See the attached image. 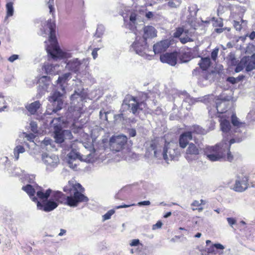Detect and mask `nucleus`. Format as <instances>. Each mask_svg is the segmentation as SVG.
<instances>
[{
    "mask_svg": "<svg viewBox=\"0 0 255 255\" xmlns=\"http://www.w3.org/2000/svg\"><path fill=\"white\" fill-rule=\"evenodd\" d=\"M232 123L234 127V130L235 133L242 134L243 130H245V124L241 122L235 115H233L231 117Z\"/></svg>",
    "mask_w": 255,
    "mask_h": 255,
    "instance_id": "16",
    "label": "nucleus"
},
{
    "mask_svg": "<svg viewBox=\"0 0 255 255\" xmlns=\"http://www.w3.org/2000/svg\"><path fill=\"white\" fill-rule=\"evenodd\" d=\"M192 139L191 132L187 131L182 133L179 139L180 146L183 148H185Z\"/></svg>",
    "mask_w": 255,
    "mask_h": 255,
    "instance_id": "23",
    "label": "nucleus"
},
{
    "mask_svg": "<svg viewBox=\"0 0 255 255\" xmlns=\"http://www.w3.org/2000/svg\"><path fill=\"white\" fill-rule=\"evenodd\" d=\"M234 26L237 30L240 31L242 29L241 24L240 23V22L239 21H234Z\"/></svg>",
    "mask_w": 255,
    "mask_h": 255,
    "instance_id": "49",
    "label": "nucleus"
},
{
    "mask_svg": "<svg viewBox=\"0 0 255 255\" xmlns=\"http://www.w3.org/2000/svg\"><path fill=\"white\" fill-rule=\"evenodd\" d=\"M25 149L21 145H17L14 149L13 153L15 160H17L19 159V153L24 152Z\"/></svg>",
    "mask_w": 255,
    "mask_h": 255,
    "instance_id": "32",
    "label": "nucleus"
},
{
    "mask_svg": "<svg viewBox=\"0 0 255 255\" xmlns=\"http://www.w3.org/2000/svg\"><path fill=\"white\" fill-rule=\"evenodd\" d=\"M150 204V202L149 201H144L139 202L137 203L138 206H147Z\"/></svg>",
    "mask_w": 255,
    "mask_h": 255,
    "instance_id": "55",
    "label": "nucleus"
},
{
    "mask_svg": "<svg viewBox=\"0 0 255 255\" xmlns=\"http://www.w3.org/2000/svg\"><path fill=\"white\" fill-rule=\"evenodd\" d=\"M18 58V55H15V54H14V55H11V56H10L8 60L9 62H13V61H14L15 60L17 59Z\"/></svg>",
    "mask_w": 255,
    "mask_h": 255,
    "instance_id": "52",
    "label": "nucleus"
},
{
    "mask_svg": "<svg viewBox=\"0 0 255 255\" xmlns=\"http://www.w3.org/2000/svg\"><path fill=\"white\" fill-rule=\"evenodd\" d=\"M211 64V60L209 57L201 58L199 65L201 68L204 70H206Z\"/></svg>",
    "mask_w": 255,
    "mask_h": 255,
    "instance_id": "31",
    "label": "nucleus"
},
{
    "mask_svg": "<svg viewBox=\"0 0 255 255\" xmlns=\"http://www.w3.org/2000/svg\"><path fill=\"white\" fill-rule=\"evenodd\" d=\"M214 246L217 249L224 250L225 249V247L220 244H215Z\"/></svg>",
    "mask_w": 255,
    "mask_h": 255,
    "instance_id": "60",
    "label": "nucleus"
},
{
    "mask_svg": "<svg viewBox=\"0 0 255 255\" xmlns=\"http://www.w3.org/2000/svg\"><path fill=\"white\" fill-rule=\"evenodd\" d=\"M22 189L24 191L29 195L31 200L35 202H37V198L34 196L35 193H36L37 197L40 200H44L49 198L50 194L52 193V190L48 189L45 192L40 187L36 186H32L31 185L27 184L25 186H23Z\"/></svg>",
    "mask_w": 255,
    "mask_h": 255,
    "instance_id": "7",
    "label": "nucleus"
},
{
    "mask_svg": "<svg viewBox=\"0 0 255 255\" xmlns=\"http://www.w3.org/2000/svg\"><path fill=\"white\" fill-rule=\"evenodd\" d=\"M84 93L82 91L79 92L75 91L71 96V107H73V110L79 111L83 106V101L84 99Z\"/></svg>",
    "mask_w": 255,
    "mask_h": 255,
    "instance_id": "13",
    "label": "nucleus"
},
{
    "mask_svg": "<svg viewBox=\"0 0 255 255\" xmlns=\"http://www.w3.org/2000/svg\"><path fill=\"white\" fill-rule=\"evenodd\" d=\"M51 124V126L54 127V137L56 142L61 143L65 139H70L72 138V134L70 130L62 129L61 118L54 119Z\"/></svg>",
    "mask_w": 255,
    "mask_h": 255,
    "instance_id": "6",
    "label": "nucleus"
},
{
    "mask_svg": "<svg viewBox=\"0 0 255 255\" xmlns=\"http://www.w3.org/2000/svg\"><path fill=\"white\" fill-rule=\"evenodd\" d=\"M173 0H170L167 3V6L171 8H177L179 6L180 2H179L178 4H176L175 2H174Z\"/></svg>",
    "mask_w": 255,
    "mask_h": 255,
    "instance_id": "43",
    "label": "nucleus"
},
{
    "mask_svg": "<svg viewBox=\"0 0 255 255\" xmlns=\"http://www.w3.org/2000/svg\"><path fill=\"white\" fill-rule=\"evenodd\" d=\"M40 106L39 102L35 101L26 106V108L31 114H34L40 107Z\"/></svg>",
    "mask_w": 255,
    "mask_h": 255,
    "instance_id": "29",
    "label": "nucleus"
},
{
    "mask_svg": "<svg viewBox=\"0 0 255 255\" xmlns=\"http://www.w3.org/2000/svg\"><path fill=\"white\" fill-rule=\"evenodd\" d=\"M157 31L152 26H146L143 28V35L142 39L146 40L147 38H152L156 36Z\"/></svg>",
    "mask_w": 255,
    "mask_h": 255,
    "instance_id": "22",
    "label": "nucleus"
},
{
    "mask_svg": "<svg viewBox=\"0 0 255 255\" xmlns=\"http://www.w3.org/2000/svg\"><path fill=\"white\" fill-rule=\"evenodd\" d=\"M127 140V137L123 134L112 136L110 139L111 149L115 151H121L124 148Z\"/></svg>",
    "mask_w": 255,
    "mask_h": 255,
    "instance_id": "10",
    "label": "nucleus"
},
{
    "mask_svg": "<svg viewBox=\"0 0 255 255\" xmlns=\"http://www.w3.org/2000/svg\"><path fill=\"white\" fill-rule=\"evenodd\" d=\"M98 50H99V48H95L93 50V51L92 52V55L94 59H95L97 57V56H98L97 51Z\"/></svg>",
    "mask_w": 255,
    "mask_h": 255,
    "instance_id": "59",
    "label": "nucleus"
},
{
    "mask_svg": "<svg viewBox=\"0 0 255 255\" xmlns=\"http://www.w3.org/2000/svg\"><path fill=\"white\" fill-rule=\"evenodd\" d=\"M248 62L246 65V71L248 72L251 71L255 69V54H254L251 57H248Z\"/></svg>",
    "mask_w": 255,
    "mask_h": 255,
    "instance_id": "28",
    "label": "nucleus"
},
{
    "mask_svg": "<svg viewBox=\"0 0 255 255\" xmlns=\"http://www.w3.org/2000/svg\"><path fill=\"white\" fill-rule=\"evenodd\" d=\"M52 142V139L49 138H45L42 141V144L44 145L47 146L48 145H51V143Z\"/></svg>",
    "mask_w": 255,
    "mask_h": 255,
    "instance_id": "47",
    "label": "nucleus"
},
{
    "mask_svg": "<svg viewBox=\"0 0 255 255\" xmlns=\"http://www.w3.org/2000/svg\"><path fill=\"white\" fill-rule=\"evenodd\" d=\"M191 206H197L199 207L200 206V202L198 200H194L191 204Z\"/></svg>",
    "mask_w": 255,
    "mask_h": 255,
    "instance_id": "62",
    "label": "nucleus"
},
{
    "mask_svg": "<svg viewBox=\"0 0 255 255\" xmlns=\"http://www.w3.org/2000/svg\"><path fill=\"white\" fill-rule=\"evenodd\" d=\"M59 65L57 64L47 63L44 65V69L47 74L55 75L58 74L60 70L58 69Z\"/></svg>",
    "mask_w": 255,
    "mask_h": 255,
    "instance_id": "24",
    "label": "nucleus"
},
{
    "mask_svg": "<svg viewBox=\"0 0 255 255\" xmlns=\"http://www.w3.org/2000/svg\"><path fill=\"white\" fill-rule=\"evenodd\" d=\"M162 225V223L160 221L157 222L155 224L152 226V229L155 230L158 228H160Z\"/></svg>",
    "mask_w": 255,
    "mask_h": 255,
    "instance_id": "54",
    "label": "nucleus"
},
{
    "mask_svg": "<svg viewBox=\"0 0 255 255\" xmlns=\"http://www.w3.org/2000/svg\"><path fill=\"white\" fill-rule=\"evenodd\" d=\"M41 159L46 166L47 171H52L59 163V158L55 154H49L46 153H43L41 154Z\"/></svg>",
    "mask_w": 255,
    "mask_h": 255,
    "instance_id": "11",
    "label": "nucleus"
},
{
    "mask_svg": "<svg viewBox=\"0 0 255 255\" xmlns=\"http://www.w3.org/2000/svg\"><path fill=\"white\" fill-rule=\"evenodd\" d=\"M50 81V77L46 76H43L39 79L38 90L41 94H44L47 91Z\"/></svg>",
    "mask_w": 255,
    "mask_h": 255,
    "instance_id": "19",
    "label": "nucleus"
},
{
    "mask_svg": "<svg viewBox=\"0 0 255 255\" xmlns=\"http://www.w3.org/2000/svg\"><path fill=\"white\" fill-rule=\"evenodd\" d=\"M128 132L129 133V136L131 137L135 136L136 133V130L133 128L129 129L128 130Z\"/></svg>",
    "mask_w": 255,
    "mask_h": 255,
    "instance_id": "53",
    "label": "nucleus"
},
{
    "mask_svg": "<svg viewBox=\"0 0 255 255\" xmlns=\"http://www.w3.org/2000/svg\"><path fill=\"white\" fill-rule=\"evenodd\" d=\"M132 46L136 53L141 56H144L148 52L146 41L141 38L139 40H136Z\"/></svg>",
    "mask_w": 255,
    "mask_h": 255,
    "instance_id": "14",
    "label": "nucleus"
},
{
    "mask_svg": "<svg viewBox=\"0 0 255 255\" xmlns=\"http://www.w3.org/2000/svg\"><path fill=\"white\" fill-rule=\"evenodd\" d=\"M248 62V58L247 57H243L240 61V62L239 63L238 62L237 64L236 65L237 66L235 69V72L236 73H238L241 72L242 70H243L244 67L246 68L247 65V62Z\"/></svg>",
    "mask_w": 255,
    "mask_h": 255,
    "instance_id": "30",
    "label": "nucleus"
},
{
    "mask_svg": "<svg viewBox=\"0 0 255 255\" xmlns=\"http://www.w3.org/2000/svg\"><path fill=\"white\" fill-rule=\"evenodd\" d=\"M192 32L189 30V32L187 34H184L185 36H182L180 38L181 42L183 44L186 43L188 42L193 41V40L192 39Z\"/></svg>",
    "mask_w": 255,
    "mask_h": 255,
    "instance_id": "34",
    "label": "nucleus"
},
{
    "mask_svg": "<svg viewBox=\"0 0 255 255\" xmlns=\"http://www.w3.org/2000/svg\"><path fill=\"white\" fill-rule=\"evenodd\" d=\"M76 143H72L70 144L71 151L68 154L67 163L69 167L74 170H77L80 161H84V159L80 155L77 149H75V144Z\"/></svg>",
    "mask_w": 255,
    "mask_h": 255,
    "instance_id": "9",
    "label": "nucleus"
},
{
    "mask_svg": "<svg viewBox=\"0 0 255 255\" xmlns=\"http://www.w3.org/2000/svg\"><path fill=\"white\" fill-rule=\"evenodd\" d=\"M30 128H31V130L33 132H35L36 133L37 131V124H36L35 122H31L30 124Z\"/></svg>",
    "mask_w": 255,
    "mask_h": 255,
    "instance_id": "46",
    "label": "nucleus"
},
{
    "mask_svg": "<svg viewBox=\"0 0 255 255\" xmlns=\"http://www.w3.org/2000/svg\"><path fill=\"white\" fill-rule=\"evenodd\" d=\"M136 14L134 12H132L130 14L129 17L130 24L129 26V28H131L134 26L136 21Z\"/></svg>",
    "mask_w": 255,
    "mask_h": 255,
    "instance_id": "38",
    "label": "nucleus"
},
{
    "mask_svg": "<svg viewBox=\"0 0 255 255\" xmlns=\"http://www.w3.org/2000/svg\"><path fill=\"white\" fill-rule=\"evenodd\" d=\"M71 78V73H66L60 76L57 80V85L60 87L62 93L59 91H53L48 97V101L53 103V108L52 112L56 113L62 108L63 105V97L65 93V88L67 85V82Z\"/></svg>",
    "mask_w": 255,
    "mask_h": 255,
    "instance_id": "4",
    "label": "nucleus"
},
{
    "mask_svg": "<svg viewBox=\"0 0 255 255\" xmlns=\"http://www.w3.org/2000/svg\"><path fill=\"white\" fill-rule=\"evenodd\" d=\"M35 178V176L33 175H28L27 177V180L30 183H33Z\"/></svg>",
    "mask_w": 255,
    "mask_h": 255,
    "instance_id": "58",
    "label": "nucleus"
},
{
    "mask_svg": "<svg viewBox=\"0 0 255 255\" xmlns=\"http://www.w3.org/2000/svg\"><path fill=\"white\" fill-rule=\"evenodd\" d=\"M134 204H132V205H126V204H123V205H120V206H116L115 207V209H121V208H128V207H129L131 206H133Z\"/></svg>",
    "mask_w": 255,
    "mask_h": 255,
    "instance_id": "57",
    "label": "nucleus"
},
{
    "mask_svg": "<svg viewBox=\"0 0 255 255\" xmlns=\"http://www.w3.org/2000/svg\"><path fill=\"white\" fill-rule=\"evenodd\" d=\"M229 60L232 65H236L239 60L236 59L235 56L233 54H231L229 56Z\"/></svg>",
    "mask_w": 255,
    "mask_h": 255,
    "instance_id": "40",
    "label": "nucleus"
},
{
    "mask_svg": "<svg viewBox=\"0 0 255 255\" xmlns=\"http://www.w3.org/2000/svg\"><path fill=\"white\" fill-rule=\"evenodd\" d=\"M227 81L232 84H235L237 82V78L233 77H229L227 78Z\"/></svg>",
    "mask_w": 255,
    "mask_h": 255,
    "instance_id": "51",
    "label": "nucleus"
},
{
    "mask_svg": "<svg viewBox=\"0 0 255 255\" xmlns=\"http://www.w3.org/2000/svg\"><path fill=\"white\" fill-rule=\"evenodd\" d=\"M82 63L77 58L73 59L68 62L66 68L74 72L79 71L80 69Z\"/></svg>",
    "mask_w": 255,
    "mask_h": 255,
    "instance_id": "21",
    "label": "nucleus"
},
{
    "mask_svg": "<svg viewBox=\"0 0 255 255\" xmlns=\"http://www.w3.org/2000/svg\"><path fill=\"white\" fill-rule=\"evenodd\" d=\"M141 105V103H138L135 101L134 98H132L128 101V103H125L124 105L127 106L129 111L134 115H135L140 110L139 106Z\"/></svg>",
    "mask_w": 255,
    "mask_h": 255,
    "instance_id": "20",
    "label": "nucleus"
},
{
    "mask_svg": "<svg viewBox=\"0 0 255 255\" xmlns=\"http://www.w3.org/2000/svg\"><path fill=\"white\" fill-rule=\"evenodd\" d=\"M248 178L246 176H238L232 189L235 191L242 192L248 188Z\"/></svg>",
    "mask_w": 255,
    "mask_h": 255,
    "instance_id": "15",
    "label": "nucleus"
},
{
    "mask_svg": "<svg viewBox=\"0 0 255 255\" xmlns=\"http://www.w3.org/2000/svg\"><path fill=\"white\" fill-rule=\"evenodd\" d=\"M7 16H11L13 14V8L12 2H8L6 5Z\"/></svg>",
    "mask_w": 255,
    "mask_h": 255,
    "instance_id": "39",
    "label": "nucleus"
},
{
    "mask_svg": "<svg viewBox=\"0 0 255 255\" xmlns=\"http://www.w3.org/2000/svg\"><path fill=\"white\" fill-rule=\"evenodd\" d=\"M249 37L251 39L253 40L255 38V32H252L250 34Z\"/></svg>",
    "mask_w": 255,
    "mask_h": 255,
    "instance_id": "63",
    "label": "nucleus"
},
{
    "mask_svg": "<svg viewBox=\"0 0 255 255\" xmlns=\"http://www.w3.org/2000/svg\"><path fill=\"white\" fill-rule=\"evenodd\" d=\"M221 128L223 132V140L224 142H230L232 138H235V142L242 141L245 137L243 134L239 135L238 133H235L234 129L231 128V125L229 121L223 120L220 123Z\"/></svg>",
    "mask_w": 255,
    "mask_h": 255,
    "instance_id": "8",
    "label": "nucleus"
},
{
    "mask_svg": "<svg viewBox=\"0 0 255 255\" xmlns=\"http://www.w3.org/2000/svg\"><path fill=\"white\" fill-rule=\"evenodd\" d=\"M110 113V111L106 112L104 109L101 110L99 113L100 119L103 121L108 122V115Z\"/></svg>",
    "mask_w": 255,
    "mask_h": 255,
    "instance_id": "36",
    "label": "nucleus"
},
{
    "mask_svg": "<svg viewBox=\"0 0 255 255\" xmlns=\"http://www.w3.org/2000/svg\"><path fill=\"white\" fill-rule=\"evenodd\" d=\"M115 213L114 210H110L103 216L104 220H106L111 218V216Z\"/></svg>",
    "mask_w": 255,
    "mask_h": 255,
    "instance_id": "42",
    "label": "nucleus"
},
{
    "mask_svg": "<svg viewBox=\"0 0 255 255\" xmlns=\"http://www.w3.org/2000/svg\"><path fill=\"white\" fill-rule=\"evenodd\" d=\"M71 130L74 133H76L80 132L82 128L79 126L77 127L75 124H74L72 127Z\"/></svg>",
    "mask_w": 255,
    "mask_h": 255,
    "instance_id": "45",
    "label": "nucleus"
},
{
    "mask_svg": "<svg viewBox=\"0 0 255 255\" xmlns=\"http://www.w3.org/2000/svg\"><path fill=\"white\" fill-rule=\"evenodd\" d=\"M227 220L229 225L232 227L237 223V220L234 218H227Z\"/></svg>",
    "mask_w": 255,
    "mask_h": 255,
    "instance_id": "44",
    "label": "nucleus"
},
{
    "mask_svg": "<svg viewBox=\"0 0 255 255\" xmlns=\"http://www.w3.org/2000/svg\"><path fill=\"white\" fill-rule=\"evenodd\" d=\"M169 42L168 40L161 41L155 44L153 46V50L155 54L163 52L169 46Z\"/></svg>",
    "mask_w": 255,
    "mask_h": 255,
    "instance_id": "18",
    "label": "nucleus"
},
{
    "mask_svg": "<svg viewBox=\"0 0 255 255\" xmlns=\"http://www.w3.org/2000/svg\"><path fill=\"white\" fill-rule=\"evenodd\" d=\"M215 247L214 246V245H213L212 246L209 247L207 249V253L208 254H215V250H214Z\"/></svg>",
    "mask_w": 255,
    "mask_h": 255,
    "instance_id": "56",
    "label": "nucleus"
},
{
    "mask_svg": "<svg viewBox=\"0 0 255 255\" xmlns=\"http://www.w3.org/2000/svg\"><path fill=\"white\" fill-rule=\"evenodd\" d=\"M73 143H76L75 144V149H76L77 147H79L80 146H84L86 149H87L90 151L89 153L82 156L84 158L83 159L84 161L86 162H92L94 161V152L95 150L93 147V144L92 143H81L78 142L77 140L75 141Z\"/></svg>",
    "mask_w": 255,
    "mask_h": 255,
    "instance_id": "12",
    "label": "nucleus"
},
{
    "mask_svg": "<svg viewBox=\"0 0 255 255\" xmlns=\"http://www.w3.org/2000/svg\"><path fill=\"white\" fill-rule=\"evenodd\" d=\"M66 233V231L64 229H61L60 230V232L59 233L58 235L59 236H63V235H64Z\"/></svg>",
    "mask_w": 255,
    "mask_h": 255,
    "instance_id": "64",
    "label": "nucleus"
},
{
    "mask_svg": "<svg viewBox=\"0 0 255 255\" xmlns=\"http://www.w3.org/2000/svg\"><path fill=\"white\" fill-rule=\"evenodd\" d=\"M219 50V49L218 48H216L211 53V58L214 61H216L217 58Z\"/></svg>",
    "mask_w": 255,
    "mask_h": 255,
    "instance_id": "41",
    "label": "nucleus"
},
{
    "mask_svg": "<svg viewBox=\"0 0 255 255\" xmlns=\"http://www.w3.org/2000/svg\"><path fill=\"white\" fill-rule=\"evenodd\" d=\"M104 31V26L102 24L98 25L95 33V36L97 37H100L103 34Z\"/></svg>",
    "mask_w": 255,
    "mask_h": 255,
    "instance_id": "37",
    "label": "nucleus"
},
{
    "mask_svg": "<svg viewBox=\"0 0 255 255\" xmlns=\"http://www.w3.org/2000/svg\"><path fill=\"white\" fill-rule=\"evenodd\" d=\"M145 16L148 19H150L153 17V13L151 11H148L146 13Z\"/></svg>",
    "mask_w": 255,
    "mask_h": 255,
    "instance_id": "61",
    "label": "nucleus"
},
{
    "mask_svg": "<svg viewBox=\"0 0 255 255\" xmlns=\"http://www.w3.org/2000/svg\"><path fill=\"white\" fill-rule=\"evenodd\" d=\"M176 145L175 143L171 142H168L165 145L163 148V152H161V150L154 149L153 147V144L151 145V147H152L154 150V155L156 158H160L162 156L163 159L168 163L169 160H172L176 156L179 154V151L176 148Z\"/></svg>",
    "mask_w": 255,
    "mask_h": 255,
    "instance_id": "5",
    "label": "nucleus"
},
{
    "mask_svg": "<svg viewBox=\"0 0 255 255\" xmlns=\"http://www.w3.org/2000/svg\"><path fill=\"white\" fill-rule=\"evenodd\" d=\"M200 149L197 147L194 143L189 144L188 147L186 149V159L189 158V155H198L200 152Z\"/></svg>",
    "mask_w": 255,
    "mask_h": 255,
    "instance_id": "25",
    "label": "nucleus"
},
{
    "mask_svg": "<svg viewBox=\"0 0 255 255\" xmlns=\"http://www.w3.org/2000/svg\"><path fill=\"white\" fill-rule=\"evenodd\" d=\"M84 189L79 183L74 184L71 181H69L68 184L64 188V191L69 192L70 196H65L61 192L58 191H52L49 197L42 202H45L42 205L39 201L37 202V208L48 212L53 211L58 206L59 203H62L63 199H66L65 204L71 207H76L79 202H87L88 198L82 194Z\"/></svg>",
    "mask_w": 255,
    "mask_h": 255,
    "instance_id": "1",
    "label": "nucleus"
},
{
    "mask_svg": "<svg viewBox=\"0 0 255 255\" xmlns=\"http://www.w3.org/2000/svg\"><path fill=\"white\" fill-rule=\"evenodd\" d=\"M216 105V108L218 113H223L227 111V102L226 101L217 99Z\"/></svg>",
    "mask_w": 255,
    "mask_h": 255,
    "instance_id": "26",
    "label": "nucleus"
},
{
    "mask_svg": "<svg viewBox=\"0 0 255 255\" xmlns=\"http://www.w3.org/2000/svg\"><path fill=\"white\" fill-rule=\"evenodd\" d=\"M188 32H189V30L184 29L182 27H179V28H177L176 31L174 32V36L175 37H179L180 36H181V35H182V34L184 35V34H187V33H188Z\"/></svg>",
    "mask_w": 255,
    "mask_h": 255,
    "instance_id": "35",
    "label": "nucleus"
},
{
    "mask_svg": "<svg viewBox=\"0 0 255 255\" xmlns=\"http://www.w3.org/2000/svg\"><path fill=\"white\" fill-rule=\"evenodd\" d=\"M25 137L30 141H33L35 135L32 133L26 134Z\"/></svg>",
    "mask_w": 255,
    "mask_h": 255,
    "instance_id": "48",
    "label": "nucleus"
},
{
    "mask_svg": "<svg viewBox=\"0 0 255 255\" xmlns=\"http://www.w3.org/2000/svg\"><path fill=\"white\" fill-rule=\"evenodd\" d=\"M55 24L49 19L47 21L46 28H44V34H49V41L50 45L46 48L47 53L50 54L51 57L55 60L70 58L71 54L68 52L62 51L57 45L56 40Z\"/></svg>",
    "mask_w": 255,
    "mask_h": 255,
    "instance_id": "3",
    "label": "nucleus"
},
{
    "mask_svg": "<svg viewBox=\"0 0 255 255\" xmlns=\"http://www.w3.org/2000/svg\"><path fill=\"white\" fill-rule=\"evenodd\" d=\"M191 132H194L197 134H205L207 133V130L203 129L202 128L199 126H193L191 129Z\"/></svg>",
    "mask_w": 255,
    "mask_h": 255,
    "instance_id": "33",
    "label": "nucleus"
},
{
    "mask_svg": "<svg viewBox=\"0 0 255 255\" xmlns=\"http://www.w3.org/2000/svg\"><path fill=\"white\" fill-rule=\"evenodd\" d=\"M139 244V240L138 239H134L132 240L130 243L129 244L130 246L131 247L137 246Z\"/></svg>",
    "mask_w": 255,
    "mask_h": 255,
    "instance_id": "50",
    "label": "nucleus"
},
{
    "mask_svg": "<svg viewBox=\"0 0 255 255\" xmlns=\"http://www.w3.org/2000/svg\"><path fill=\"white\" fill-rule=\"evenodd\" d=\"M235 140L232 138L230 142L223 140L215 146H208L204 148V154L211 161L227 160L231 162L234 157L230 152V146L232 144L235 143Z\"/></svg>",
    "mask_w": 255,
    "mask_h": 255,
    "instance_id": "2",
    "label": "nucleus"
},
{
    "mask_svg": "<svg viewBox=\"0 0 255 255\" xmlns=\"http://www.w3.org/2000/svg\"><path fill=\"white\" fill-rule=\"evenodd\" d=\"M160 59L162 63H166L171 66H175L177 63V53H166L160 55Z\"/></svg>",
    "mask_w": 255,
    "mask_h": 255,
    "instance_id": "17",
    "label": "nucleus"
},
{
    "mask_svg": "<svg viewBox=\"0 0 255 255\" xmlns=\"http://www.w3.org/2000/svg\"><path fill=\"white\" fill-rule=\"evenodd\" d=\"M215 76L214 72H205L202 76V79L203 81H205V85H207L214 81Z\"/></svg>",
    "mask_w": 255,
    "mask_h": 255,
    "instance_id": "27",
    "label": "nucleus"
}]
</instances>
